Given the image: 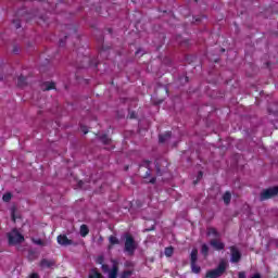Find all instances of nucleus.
<instances>
[{
	"label": "nucleus",
	"instance_id": "nucleus-4",
	"mask_svg": "<svg viewBox=\"0 0 278 278\" xmlns=\"http://www.w3.org/2000/svg\"><path fill=\"white\" fill-rule=\"evenodd\" d=\"M275 197H278V186L264 189L260 194V201H268Z\"/></svg>",
	"mask_w": 278,
	"mask_h": 278
},
{
	"label": "nucleus",
	"instance_id": "nucleus-9",
	"mask_svg": "<svg viewBox=\"0 0 278 278\" xmlns=\"http://www.w3.org/2000/svg\"><path fill=\"white\" fill-rule=\"evenodd\" d=\"M210 244L215 249V251H223L225 249V243L218 239H212Z\"/></svg>",
	"mask_w": 278,
	"mask_h": 278
},
{
	"label": "nucleus",
	"instance_id": "nucleus-6",
	"mask_svg": "<svg viewBox=\"0 0 278 278\" xmlns=\"http://www.w3.org/2000/svg\"><path fill=\"white\" fill-rule=\"evenodd\" d=\"M190 261H191V270L195 275H199L201 273V267L197 265V262L199 261V250L193 249L190 254Z\"/></svg>",
	"mask_w": 278,
	"mask_h": 278
},
{
	"label": "nucleus",
	"instance_id": "nucleus-38",
	"mask_svg": "<svg viewBox=\"0 0 278 278\" xmlns=\"http://www.w3.org/2000/svg\"><path fill=\"white\" fill-rule=\"evenodd\" d=\"M252 278H262V275L255 274L254 276H252Z\"/></svg>",
	"mask_w": 278,
	"mask_h": 278
},
{
	"label": "nucleus",
	"instance_id": "nucleus-28",
	"mask_svg": "<svg viewBox=\"0 0 278 278\" xmlns=\"http://www.w3.org/2000/svg\"><path fill=\"white\" fill-rule=\"evenodd\" d=\"M35 244H38L39 247H42L45 242L41 239L34 240Z\"/></svg>",
	"mask_w": 278,
	"mask_h": 278
},
{
	"label": "nucleus",
	"instance_id": "nucleus-29",
	"mask_svg": "<svg viewBox=\"0 0 278 278\" xmlns=\"http://www.w3.org/2000/svg\"><path fill=\"white\" fill-rule=\"evenodd\" d=\"M238 278H247V273H244V271H239Z\"/></svg>",
	"mask_w": 278,
	"mask_h": 278
},
{
	"label": "nucleus",
	"instance_id": "nucleus-39",
	"mask_svg": "<svg viewBox=\"0 0 278 278\" xmlns=\"http://www.w3.org/2000/svg\"><path fill=\"white\" fill-rule=\"evenodd\" d=\"M60 47H64V40L63 39L60 40Z\"/></svg>",
	"mask_w": 278,
	"mask_h": 278
},
{
	"label": "nucleus",
	"instance_id": "nucleus-16",
	"mask_svg": "<svg viewBox=\"0 0 278 278\" xmlns=\"http://www.w3.org/2000/svg\"><path fill=\"white\" fill-rule=\"evenodd\" d=\"M89 278H103V275L97 268H92L89 273Z\"/></svg>",
	"mask_w": 278,
	"mask_h": 278
},
{
	"label": "nucleus",
	"instance_id": "nucleus-13",
	"mask_svg": "<svg viewBox=\"0 0 278 278\" xmlns=\"http://www.w3.org/2000/svg\"><path fill=\"white\" fill-rule=\"evenodd\" d=\"M173 134L170 131L165 132L164 135L159 136V142H168V139L172 138Z\"/></svg>",
	"mask_w": 278,
	"mask_h": 278
},
{
	"label": "nucleus",
	"instance_id": "nucleus-8",
	"mask_svg": "<svg viewBox=\"0 0 278 278\" xmlns=\"http://www.w3.org/2000/svg\"><path fill=\"white\" fill-rule=\"evenodd\" d=\"M56 240H58V243L61 244V247H71L72 244H75L73 240L66 237V235H59Z\"/></svg>",
	"mask_w": 278,
	"mask_h": 278
},
{
	"label": "nucleus",
	"instance_id": "nucleus-23",
	"mask_svg": "<svg viewBox=\"0 0 278 278\" xmlns=\"http://www.w3.org/2000/svg\"><path fill=\"white\" fill-rule=\"evenodd\" d=\"M2 201H4V203H10V201H12V193L8 192L2 197Z\"/></svg>",
	"mask_w": 278,
	"mask_h": 278
},
{
	"label": "nucleus",
	"instance_id": "nucleus-19",
	"mask_svg": "<svg viewBox=\"0 0 278 278\" xmlns=\"http://www.w3.org/2000/svg\"><path fill=\"white\" fill-rule=\"evenodd\" d=\"M99 138H100V141H101L102 144H110V142H112V139H110L108 137V135H103V136H101Z\"/></svg>",
	"mask_w": 278,
	"mask_h": 278
},
{
	"label": "nucleus",
	"instance_id": "nucleus-36",
	"mask_svg": "<svg viewBox=\"0 0 278 278\" xmlns=\"http://www.w3.org/2000/svg\"><path fill=\"white\" fill-rule=\"evenodd\" d=\"M78 186L79 188H84V181L83 180L78 181Z\"/></svg>",
	"mask_w": 278,
	"mask_h": 278
},
{
	"label": "nucleus",
	"instance_id": "nucleus-20",
	"mask_svg": "<svg viewBox=\"0 0 278 278\" xmlns=\"http://www.w3.org/2000/svg\"><path fill=\"white\" fill-rule=\"evenodd\" d=\"M173 253H175V249L173 247L165 248L166 257H173Z\"/></svg>",
	"mask_w": 278,
	"mask_h": 278
},
{
	"label": "nucleus",
	"instance_id": "nucleus-12",
	"mask_svg": "<svg viewBox=\"0 0 278 278\" xmlns=\"http://www.w3.org/2000/svg\"><path fill=\"white\" fill-rule=\"evenodd\" d=\"M17 86L18 88H25V86H27V77L21 75L17 78Z\"/></svg>",
	"mask_w": 278,
	"mask_h": 278
},
{
	"label": "nucleus",
	"instance_id": "nucleus-24",
	"mask_svg": "<svg viewBox=\"0 0 278 278\" xmlns=\"http://www.w3.org/2000/svg\"><path fill=\"white\" fill-rule=\"evenodd\" d=\"M109 242H110V244H119L121 243V241H118V239L114 236H111L109 238Z\"/></svg>",
	"mask_w": 278,
	"mask_h": 278
},
{
	"label": "nucleus",
	"instance_id": "nucleus-25",
	"mask_svg": "<svg viewBox=\"0 0 278 278\" xmlns=\"http://www.w3.org/2000/svg\"><path fill=\"white\" fill-rule=\"evenodd\" d=\"M124 266H125V268H131V270H134V266H136V265L131 261H126L124 263Z\"/></svg>",
	"mask_w": 278,
	"mask_h": 278
},
{
	"label": "nucleus",
	"instance_id": "nucleus-27",
	"mask_svg": "<svg viewBox=\"0 0 278 278\" xmlns=\"http://www.w3.org/2000/svg\"><path fill=\"white\" fill-rule=\"evenodd\" d=\"M13 25H15V29H21V20H13Z\"/></svg>",
	"mask_w": 278,
	"mask_h": 278
},
{
	"label": "nucleus",
	"instance_id": "nucleus-11",
	"mask_svg": "<svg viewBox=\"0 0 278 278\" xmlns=\"http://www.w3.org/2000/svg\"><path fill=\"white\" fill-rule=\"evenodd\" d=\"M206 236H214L215 238H220V232L214 227H207Z\"/></svg>",
	"mask_w": 278,
	"mask_h": 278
},
{
	"label": "nucleus",
	"instance_id": "nucleus-21",
	"mask_svg": "<svg viewBox=\"0 0 278 278\" xmlns=\"http://www.w3.org/2000/svg\"><path fill=\"white\" fill-rule=\"evenodd\" d=\"M155 170H156V175L159 177H162V175H164V173H166V170H162V168L160 167V163H155Z\"/></svg>",
	"mask_w": 278,
	"mask_h": 278
},
{
	"label": "nucleus",
	"instance_id": "nucleus-37",
	"mask_svg": "<svg viewBox=\"0 0 278 278\" xmlns=\"http://www.w3.org/2000/svg\"><path fill=\"white\" fill-rule=\"evenodd\" d=\"M81 131H83L84 134H88V129H87L86 127H83V128H81Z\"/></svg>",
	"mask_w": 278,
	"mask_h": 278
},
{
	"label": "nucleus",
	"instance_id": "nucleus-10",
	"mask_svg": "<svg viewBox=\"0 0 278 278\" xmlns=\"http://www.w3.org/2000/svg\"><path fill=\"white\" fill-rule=\"evenodd\" d=\"M41 268H53L55 266V261L49 258H42L39 263Z\"/></svg>",
	"mask_w": 278,
	"mask_h": 278
},
{
	"label": "nucleus",
	"instance_id": "nucleus-7",
	"mask_svg": "<svg viewBox=\"0 0 278 278\" xmlns=\"http://www.w3.org/2000/svg\"><path fill=\"white\" fill-rule=\"evenodd\" d=\"M230 262L232 264H238L242 260V253H240V250L236 245L230 247Z\"/></svg>",
	"mask_w": 278,
	"mask_h": 278
},
{
	"label": "nucleus",
	"instance_id": "nucleus-15",
	"mask_svg": "<svg viewBox=\"0 0 278 278\" xmlns=\"http://www.w3.org/2000/svg\"><path fill=\"white\" fill-rule=\"evenodd\" d=\"M88 233H90V229L88 228V226L86 224H83L80 226V236H81V238H86V236H88Z\"/></svg>",
	"mask_w": 278,
	"mask_h": 278
},
{
	"label": "nucleus",
	"instance_id": "nucleus-40",
	"mask_svg": "<svg viewBox=\"0 0 278 278\" xmlns=\"http://www.w3.org/2000/svg\"><path fill=\"white\" fill-rule=\"evenodd\" d=\"M3 80V77H0V81H2Z\"/></svg>",
	"mask_w": 278,
	"mask_h": 278
},
{
	"label": "nucleus",
	"instance_id": "nucleus-1",
	"mask_svg": "<svg viewBox=\"0 0 278 278\" xmlns=\"http://www.w3.org/2000/svg\"><path fill=\"white\" fill-rule=\"evenodd\" d=\"M105 262V256L99 255L96 258V264H101V268L103 273H109V278H117L118 277V261L111 260L112 262V268L110 270V266L106 264H103Z\"/></svg>",
	"mask_w": 278,
	"mask_h": 278
},
{
	"label": "nucleus",
	"instance_id": "nucleus-32",
	"mask_svg": "<svg viewBox=\"0 0 278 278\" xmlns=\"http://www.w3.org/2000/svg\"><path fill=\"white\" fill-rule=\"evenodd\" d=\"M148 177H151V170H148V172L146 173V175L143 176L144 179H147Z\"/></svg>",
	"mask_w": 278,
	"mask_h": 278
},
{
	"label": "nucleus",
	"instance_id": "nucleus-33",
	"mask_svg": "<svg viewBox=\"0 0 278 278\" xmlns=\"http://www.w3.org/2000/svg\"><path fill=\"white\" fill-rule=\"evenodd\" d=\"M155 181H157V179L155 177H152L150 180H149V184H155Z\"/></svg>",
	"mask_w": 278,
	"mask_h": 278
},
{
	"label": "nucleus",
	"instance_id": "nucleus-22",
	"mask_svg": "<svg viewBox=\"0 0 278 278\" xmlns=\"http://www.w3.org/2000/svg\"><path fill=\"white\" fill-rule=\"evenodd\" d=\"M131 275H134V269L124 270V271L122 273L121 277L129 278V277H131Z\"/></svg>",
	"mask_w": 278,
	"mask_h": 278
},
{
	"label": "nucleus",
	"instance_id": "nucleus-18",
	"mask_svg": "<svg viewBox=\"0 0 278 278\" xmlns=\"http://www.w3.org/2000/svg\"><path fill=\"white\" fill-rule=\"evenodd\" d=\"M201 253L204 255V257H207L210 255V247L207 244L203 243L201 247Z\"/></svg>",
	"mask_w": 278,
	"mask_h": 278
},
{
	"label": "nucleus",
	"instance_id": "nucleus-34",
	"mask_svg": "<svg viewBox=\"0 0 278 278\" xmlns=\"http://www.w3.org/2000/svg\"><path fill=\"white\" fill-rule=\"evenodd\" d=\"M203 178V172H199L198 181Z\"/></svg>",
	"mask_w": 278,
	"mask_h": 278
},
{
	"label": "nucleus",
	"instance_id": "nucleus-3",
	"mask_svg": "<svg viewBox=\"0 0 278 278\" xmlns=\"http://www.w3.org/2000/svg\"><path fill=\"white\" fill-rule=\"evenodd\" d=\"M227 270V262L225 261H220L217 268L208 270L206 273V278H219L223 277V275H225Z\"/></svg>",
	"mask_w": 278,
	"mask_h": 278
},
{
	"label": "nucleus",
	"instance_id": "nucleus-30",
	"mask_svg": "<svg viewBox=\"0 0 278 278\" xmlns=\"http://www.w3.org/2000/svg\"><path fill=\"white\" fill-rule=\"evenodd\" d=\"M129 118H136V112H130L128 115Z\"/></svg>",
	"mask_w": 278,
	"mask_h": 278
},
{
	"label": "nucleus",
	"instance_id": "nucleus-31",
	"mask_svg": "<svg viewBox=\"0 0 278 278\" xmlns=\"http://www.w3.org/2000/svg\"><path fill=\"white\" fill-rule=\"evenodd\" d=\"M18 51H20L18 46H14V48H13V53H18Z\"/></svg>",
	"mask_w": 278,
	"mask_h": 278
},
{
	"label": "nucleus",
	"instance_id": "nucleus-17",
	"mask_svg": "<svg viewBox=\"0 0 278 278\" xmlns=\"http://www.w3.org/2000/svg\"><path fill=\"white\" fill-rule=\"evenodd\" d=\"M223 201L225 205H229L231 203V192L226 191L223 195Z\"/></svg>",
	"mask_w": 278,
	"mask_h": 278
},
{
	"label": "nucleus",
	"instance_id": "nucleus-2",
	"mask_svg": "<svg viewBox=\"0 0 278 278\" xmlns=\"http://www.w3.org/2000/svg\"><path fill=\"white\" fill-rule=\"evenodd\" d=\"M10 247H16V244H23L25 242V237L18 231V229L13 228L7 233Z\"/></svg>",
	"mask_w": 278,
	"mask_h": 278
},
{
	"label": "nucleus",
	"instance_id": "nucleus-35",
	"mask_svg": "<svg viewBox=\"0 0 278 278\" xmlns=\"http://www.w3.org/2000/svg\"><path fill=\"white\" fill-rule=\"evenodd\" d=\"M12 220L13 223H16V215H14V212H12Z\"/></svg>",
	"mask_w": 278,
	"mask_h": 278
},
{
	"label": "nucleus",
	"instance_id": "nucleus-14",
	"mask_svg": "<svg viewBox=\"0 0 278 278\" xmlns=\"http://www.w3.org/2000/svg\"><path fill=\"white\" fill-rule=\"evenodd\" d=\"M55 89V83H43L42 84V90L43 91H49V90H54Z\"/></svg>",
	"mask_w": 278,
	"mask_h": 278
},
{
	"label": "nucleus",
	"instance_id": "nucleus-5",
	"mask_svg": "<svg viewBox=\"0 0 278 278\" xmlns=\"http://www.w3.org/2000/svg\"><path fill=\"white\" fill-rule=\"evenodd\" d=\"M137 249H138V245L136 244V240H134V237L127 235L125 240L124 251H126V253L130 255H134Z\"/></svg>",
	"mask_w": 278,
	"mask_h": 278
},
{
	"label": "nucleus",
	"instance_id": "nucleus-26",
	"mask_svg": "<svg viewBox=\"0 0 278 278\" xmlns=\"http://www.w3.org/2000/svg\"><path fill=\"white\" fill-rule=\"evenodd\" d=\"M151 227L150 228H146L144 231H153L155 229V220H151Z\"/></svg>",
	"mask_w": 278,
	"mask_h": 278
}]
</instances>
